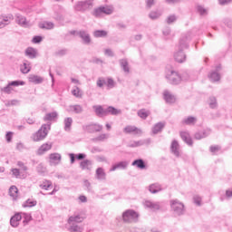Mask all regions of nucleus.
<instances>
[{
	"instance_id": "obj_1",
	"label": "nucleus",
	"mask_w": 232,
	"mask_h": 232,
	"mask_svg": "<svg viewBox=\"0 0 232 232\" xmlns=\"http://www.w3.org/2000/svg\"><path fill=\"white\" fill-rule=\"evenodd\" d=\"M84 218L81 217L80 215L76 216H71L68 218V227L67 231L70 232H82V227L79 226L78 224H81Z\"/></svg>"
},
{
	"instance_id": "obj_2",
	"label": "nucleus",
	"mask_w": 232,
	"mask_h": 232,
	"mask_svg": "<svg viewBox=\"0 0 232 232\" xmlns=\"http://www.w3.org/2000/svg\"><path fill=\"white\" fill-rule=\"evenodd\" d=\"M188 46V37L181 38L179 40V52L174 54L175 61H177V63H184L186 61L184 50H186Z\"/></svg>"
},
{
	"instance_id": "obj_3",
	"label": "nucleus",
	"mask_w": 232,
	"mask_h": 232,
	"mask_svg": "<svg viewBox=\"0 0 232 232\" xmlns=\"http://www.w3.org/2000/svg\"><path fill=\"white\" fill-rule=\"evenodd\" d=\"M52 123L43 124L37 132L33 134L32 139L34 142H40V140H44L45 137H48V132L51 130Z\"/></svg>"
},
{
	"instance_id": "obj_4",
	"label": "nucleus",
	"mask_w": 232,
	"mask_h": 232,
	"mask_svg": "<svg viewBox=\"0 0 232 232\" xmlns=\"http://www.w3.org/2000/svg\"><path fill=\"white\" fill-rule=\"evenodd\" d=\"M122 220L125 224H131L139 220V213L133 209H128L122 213Z\"/></svg>"
},
{
	"instance_id": "obj_5",
	"label": "nucleus",
	"mask_w": 232,
	"mask_h": 232,
	"mask_svg": "<svg viewBox=\"0 0 232 232\" xmlns=\"http://www.w3.org/2000/svg\"><path fill=\"white\" fill-rule=\"evenodd\" d=\"M90 8H93V0L79 1L74 5L76 12H86Z\"/></svg>"
},
{
	"instance_id": "obj_6",
	"label": "nucleus",
	"mask_w": 232,
	"mask_h": 232,
	"mask_svg": "<svg viewBox=\"0 0 232 232\" xmlns=\"http://www.w3.org/2000/svg\"><path fill=\"white\" fill-rule=\"evenodd\" d=\"M166 79L169 84L177 85L182 82V76L175 71H169L166 74Z\"/></svg>"
},
{
	"instance_id": "obj_7",
	"label": "nucleus",
	"mask_w": 232,
	"mask_h": 232,
	"mask_svg": "<svg viewBox=\"0 0 232 232\" xmlns=\"http://www.w3.org/2000/svg\"><path fill=\"white\" fill-rule=\"evenodd\" d=\"M170 207L172 211H174L175 215H178V217L184 215V203L180 202L179 199L170 200Z\"/></svg>"
},
{
	"instance_id": "obj_8",
	"label": "nucleus",
	"mask_w": 232,
	"mask_h": 232,
	"mask_svg": "<svg viewBox=\"0 0 232 232\" xmlns=\"http://www.w3.org/2000/svg\"><path fill=\"white\" fill-rule=\"evenodd\" d=\"M82 130L87 131V133H96L99 131H102V125L98 123H91L89 125H83Z\"/></svg>"
},
{
	"instance_id": "obj_9",
	"label": "nucleus",
	"mask_w": 232,
	"mask_h": 232,
	"mask_svg": "<svg viewBox=\"0 0 232 232\" xmlns=\"http://www.w3.org/2000/svg\"><path fill=\"white\" fill-rule=\"evenodd\" d=\"M102 14H105L106 15H111V14H113V9L106 6H101L94 9L92 15H94V17H101Z\"/></svg>"
},
{
	"instance_id": "obj_10",
	"label": "nucleus",
	"mask_w": 232,
	"mask_h": 232,
	"mask_svg": "<svg viewBox=\"0 0 232 232\" xmlns=\"http://www.w3.org/2000/svg\"><path fill=\"white\" fill-rule=\"evenodd\" d=\"M12 86H24V82H23V81H13V82H10L7 84V86L1 88V92L10 95V93H12V90H14L12 88Z\"/></svg>"
},
{
	"instance_id": "obj_11",
	"label": "nucleus",
	"mask_w": 232,
	"mask_h": 232,
	"mask_svg": "<svg viewBox=\"0 0 232 232\" xmlns=\"http://www.w3.org/2000/svg\"><path fill=\"white\" fill-rule=\"evenodd\" d=\"M15 23H16V24H19V26H22V28H30V26H32V24H30V21H28L21 14H15Z\"/></svg>"
},
{
	"instance_id": "obj_12",
	"label": "nucleus",
	"mask_w": 232,
	"mask_h": 232,
	"mask_svg": "<svg viewBox=\"0 0 232 232\" xmlns=\"http://www.w3.org/2000/svg\"><path fill=\"white\" fill-rule=\"evenodd\" d=\"M77 35L81 37L82 44L90 45L92 44V36L88 34V31L81 30L77 33Z\"/></svg>"
},
{
	"instance_id": "obj_13",
	"label": "nucleus",
	"mask_w": 232,
	"mask_h": 232,
	"mask_svg": "<svg viewBox=\"0 0 232 232\" xmlns=\"http://www.w3.org/2000/svg\"><path fill=\"white\" fill-rule=\"evenodd\" d=\"M220 70H222V66L218 65L216 67V71H212L208 74V78L210 79L211 82H218V81H220V73H218V72H220Z\"/></svg>"
},
{
	"instance_id": "obj_14",
	"label": "nucleus",
	"mask_w": 232,
	"mask_h": 232,
	"mask_svg": "<svg viewBox=\"0 0 232 232\" xmlns=\"http://www.w3.org/2000/svg\"><path fill=\"white\" fill-rule=\"evenodd\" d=\"M92 108L97 117H100L101 119L102 117H107V108L104 109L102 105H94Z\"/></svg>"
},
{
	"instance_id": "obj_15",
	"label": "nucleus",
	"mask_w": 232,
	"mask_h": 232,
	"mask_svg": "<svg viewBox=\"0 0 232 232\" xmlns=\"http://www.w3.org/2000/svg\"><path fill=\"white\" fill-rule=\"evenodd\" d=\"M67 111L69 113H76V115H81V113L84 111V109L79 104L69 105L67 108Z\"/></svg>"
},
{
	"instance_id": "obj_16",
	"label": "nucleus",
	"mask_w": 232,
	"mask_h": 232,
	"mask_svg": "<svg viewBox=\"0 0 232 232\" xmlns=\"http://www.w3.org/2000/svg\"><path fill=\"white\" fill-rule=\"evenodd\" d=\"M145 208L151 209L152 211H159L160 209V202H153L150 200H146L144 202Z\"/></svg>"
},
{
	"instance_id": "obj_17",
	"label": "nucleus",
	"mask_w": 232,
	"mask_h": 232,
	"mask_svg": "<svg viewBox=\"0 0 232 232\" xmlns=\"http://www.w3.org/2000/svg\"><path fill=\"white\" fill-rule=\"evenodd\" d=\"M124 133H133L134 135H140L142 133V130L136 126L128 125L123 129Z\"/></svg>"
},
{
	"instance_id": "obj_18",
	"label": "nucleus",
	"mask_w": 232,
	"mask_h": 232,
	"mask_svg": "<svg viewBox=\"0 0 232 232\" xmlns=\"http://www.w3.org/2000/svg\"><path fill=\"white\" fill-rule=\"evenodd\" d=\"M53 146V144H52V143H44L37 150L36 154L37 155H44L46 153V151H50V150H52Z\"/></svg>"
},
{
	"instance_id": "obj_19",
	"label": "nucleus",
	"mask_w": 232,
	"mask_h": 232,
	"mask_svg": "<svg viewBox=\"0 0 232 232\" xmlns=\"http://www.w3.org/2000/svg\"><path fill=\"white\" fill-rule=\"evenodd\" d=\"M180 137L183 142L187 143L188 146H193V139H191V135L188 131H181Z\"/></svg>"
},
{
	"instance_id": "obj_20",
	"label": "nucleus",
	"mask_w": 232,
	"mask_h": 232,
	"mask_svg": "<svg viewBox=\"0 0 232 232\" xmlns=\"http://www.w3.org/2000/svg\"><path fill=\"white\" fill-rule=\"evenodd\" d=\"M128 168V161H120L115 163L110 169V171H117V169H126Z\"/></svg>"
},
{
	"instance_id": "obj_21",
	"label": "nucleus",
	"mask_w": 232,
	"mask_h": 232,
	"mask_svg": "<svg viewBox=\"0 0 232 232\" xmlns=\"http://www.w3.org/2000/svg\"><path fill=\"white\" fill-rule=\"evenodd\" d=\"M22 218H23V216H21V213H16L14 216H13L10 219V225L12 226V227H17Z\"/></svg>"
},
{
	"instance_id": "obj_22",
	"label": "nucleus",
	"mask_w": 232,
	"mask_h": 232,
	"mask_svg": "<svg viewBox=\"0 0 232 232\" xmlns=\"http://www.w3.org/2000/svg\"><path fill=\"white\" fill-rule=\"evenodd\" d=\"M209 133H211L210 130H199L195 133L194 138L196 139V140H200L202 139H206V137H208Z\"/></svg>"
},
{
	"instance_id": "obj_23",
	"label": "nucleus",
	"mask_w": 232,
	"mask_h": 232,
	"mask_svg": "<svg viewBox=\"0 0 232 232\" xmlns=\"http://www.w3.org/2000/svg\"><path fill=\"white\" fill-rule=\"evenodd\" d=\"M149 191L153 195L160 193V191H162V185L159 183L151 184L149 186Z\"/></svg>"
},
{
	"instance_id": "obj_24",
	"label": "nucleus",
	"mask_w": 232,
	"mask_h": 232,
	"mask_svg": "<svg viewBox=\"0 0 232 232\" xmlns=\"http://www.w3.org/2000/svg\"><path fill=\"white\" fill-rule=\"evenodd\" d=\"M170 150L175 157H180V152L179 151V141L174 140L170 145Z\"/></svg>"
},
{
	"instance_id": "obj_25",
	"label": "nucleus",
	"mask_w": 232,
	"mask_h": 232,
	"mask_svg": "<svg viewBox=\"0 0 232 232\" xmlns=\"http://www.w3.org/2000/svg\"><path fill=\"white\" fill-rule=\"evenodd\" d=\"M163 99L168 102L169 104H173L175 102V96L171 94L169 92L165 91L163 92Z\"/></svg>"
},
{
	"instance_id": "obj_26",
	"label": "nucleus",
	"mask_w": 232,
	"mask_h": 232,
	"mask_svg": "<svg viewBox=\"0 0 232 232\" xmlns=\"http://www.w3.org/2000/svg\"><path fill=\"white\" fill-rule=\"evenodd\" d=\"M164 126H166V123L162 121L156 123L152 128V133H154V135H157V133H160V131L164 130Z\"/></svg>"
},
{
	"instance_id": "obj_27",
	"label": "nucleus",
	"mask_w": 232,
	"mask_h": 232,
	"mask_svg": "<svg viewBox=\"0 0 232 232\" xmlns=\"http://www.w3.org/2000/svg\"><path fill=\"white\" fill-rule=\"evenodd\" d=\"M25 55L26 57H28L29 59H35V57H37V50H35L33 47H28L25 50Z\"/></svg>"
},
{
	"instance_id": "obj_28",
	"label": "nucleus",
	"mask_w": 232,
	"mask_h": 232,
	"mask_svg": "<svg viewBox=\"0 0 232 232\" xmlns=\"http://www.w3.org/2000/svg\"><path fill=\"white\" fill-rule=\"evenodd\" d=\"M131 166H136L139 169H146V162H144V160L142 159L135 160L131 163Z\"/></svg>"
},
{
	"instance_id": "obj_29",
	"label": "nucleus",
	"mask_w": 232,
	"mask_h": 232,
	"mask_svg": "<svg viewBox=\"0 0 232 232\" xmlns=\"http://www.w3.org/2000/svg\"><path fill=\"white\" fill-rule=\"evenodd\" d=\"M150 113L151 112L150 111L146 109H141L138 111L137 115L138 117H140V119H143V121H146V119L150 117Z\"/></svg>"
},
{
	"instance_id": "obj_30",
	"label": "nucleus",
	"mask_w": 232,
	"mask_h": 232,
	"mask_svg": "<svg viewBox=\"0 0 232 232\" xmlns=\"http://www.w3.org/2000/svg\"><path fill=\"white\" fill-rule=\"evenodd\" d=\"M96 179L98 180H106V172H104V169L100 167L96 169Z\"/></svg>"
},
{
	"instance_id": "obj_31",
	"label": "nucleus",
	"mask_w": 232,
	"mask_h": 232,
	"mask_svg": "<svg viewBox=\"0 0 232 232\" xmlns=\"http://www.w3.org/2000/svg\"><path fill=\"white\" fill-rule=\"evenodd\" d=\"M122 113V111L121 109H117L113 106L107 107V116L108 115H121Z\"/></svg>"
},
{
	"instance_id": "obj_32",
	"label": "nucleus",
	"mask_w": 232,
	"mask_h": 232,
	"mask_svg": "<svg viewBox=\"0 0 232 232\" xmlns=\"http://www.w3.org/2000/svg\"><path fill=\"white\" fill-rule=\"evenodd\" d=\"M119 63H120V66L123 70V72L125 73H129L130 72V66H129V63H128V60L121 59L119 61Z\"/></svg>"
},
{
	"instance_id": "obj_33",
	"label": "nucleus",
	"mask_w": 232,
	"mask_h": 232,
	"mask_svg": "<svg viewBox=\"0 0 232 232\" xmlns=\"http://www.w3.org/2000/svg\"><path fill=\"white\" fill-rule=\"evenodd\" d=\"M57 117H59V114L57 113V111L49 112V113L45 114V116L44 117V122H46L48 121H55V119H57Z\"/></svg>"
},
{
	"instance_id": "obj_34",
	"label": "nucleus",
	"mask_w": 232,
	"mask_h": 232,
	"mask_svg": "<svg viewBox=\"0 0 232 232\" xmlns=\"http://www.w3.org/2000/svg\"><path fill=\"white\" fill-rule=\"evenodd\" d=\"M63 124H64V130L70 131V130H72V124H73V119H72V117L65 118L63 121Z\"/></svg>"
},
{
	"instance_id": "obj_35",
	"label": "nucleus",
	"mask_w": 232,
	"mask_h": 232,
	"mask_svg": "<svg viewBox=\"0 0 232 232\" xmlns=\"http://www.w3.org/2000/svg\"><path fill=\"white\" fill-rule=\"evenodd\" d=\"M44 81V79H43V77L38 75H31L29 77V82H34V84H41Z\"/></svg>"
},
{
	"instance_id": "obj_36",
	"label": "nucleus",
	"mask_w": 232,
	"mask_h": 232,
	"mask_svg": "<svg viewBox=\"0 0 232 232\" xmlns=\"http://www.w3.org/2000/svg\"><path fill=\"white\" fill-rule=\"evenodd\" d=\"M50 162L51 164H53V162H61L62 156L59 153H51L49 155Z\"/></svg>"
},
{
	"instance_id": "obj_37",
	"label": "nucleus",
	"mask_w": 232,
	"mask_h": 232,
	"mask_svg": "<svg viewBox=\"0 0 232 232\" xmlns=\"http://www.w3.org/2000/svg\"><path fill=\"white\" fill-rule=\"evenodd\" d=\"M92 162L90 160H83L80 162L81 169H90V166H92Z\"/></svg>"
},
{
	"instance_id": "obj_38",
	"label": "nucleus",
	"mask_w": 232,
	"mask_h": 232,
	"mask_svg": "<svg viewBox=\"0 0 232 232\" xmlns=\"http://www.w3.org/2000/svg\"><path fill=\"white\" fill-rule=\"evenodd\" d=\"M20 70L22 73H28L30 70H32V67H30V63H28V61L24 62V63L21 65Z\"/></svg>"
},
{
	"instance_id": "obj_39",
	"label": "nucleus",
	"mask_w": 232,
	"mask_h": 232,
	"mask_svg": "<svg viewBox=\"0 0 232 232\" xmlns=\"http://www.w3.org/2000/svg\"><path fill=\"white\" fill-rule=\"evenodd\" d=\"M197 118L193 116H188L183 120V124H187V126H191V124H196Z\"/></svg>"
},
{
	"instance_id": "obj_40",
	"label": "nucleus",
	"mask_w": 232,
	"mask_h": 232,
	"mask_svg": "<svg viewBox=\"0 0 232 232\" xmlns=\"http://www.w3.org/2000/svg\"><path fill=\"white\" fill-rule=\"evenodd\" d=\"M108 139H110V134H101L98 137L92 139V141L93 142H102Z\"/></svg>"
},
{
	"instance_id": "obj_41",
	"label": "nucleus",
	"mask_w": 232,
	"mask_h": 232,
	"mask_svg": "<svg viewBox=\"0 0 232 232\" xmlns=\"http://www.w3.org/2000/svg\"><path fill=\"white\" fill-rule=\"evenodd\" d=\"M93 36L96 38L99 37H107L108 36V32L105 30H96L93 32Z\"/></svg>"
},
{
	"instance_id": "obj_42",
	"label": "nucleus",
	"mask_w": 232,
	"mask_h": 232,
	"mask_svg": "<svg viewBox=\"0 0 232 232\" xmlns=\"http://www.w3.org/2000/svg\"><path fill=\"white\" fill-rule=\"evenodd\" d=\"M17 193H19V189H17V187L12 186L9 188V195H10V197H12L14 198V200H15V198H17Z\"/></svg>"
},
{
	"instance_id": "obj_43",
	"label": "nucleus",
	"mask_w": 232,
	"mask_h": 232,
	"mask_svg": "<svg viewBox=\"0 0 232 232\" xmlns=\"http://www.w3.org/2000/svg\"><path fill=\"white\" fill-rule=\"evenodd\" d=\"M54 24L52 22H44L39 24V28L45 29V30H53Z\"/></svg>"
},
{
	"instance_id": "obj_44",
	"label": "nucleus",
	"mask_w": 232,
	"mask_h": 232,
	"mask_svg": "<svg viewBox=\"0 0 232 232\" xmlns=\"http://www.w3.org/2000/svg\"><path fill=\"white\" fill-rule=\"evenodd\" d=\"M37 206V201L36 200H32L28 198L24 204L23 208H35Z\"/></svg>"
},
{
	"instance_id": "obj_45",
	"label": "nucleus",
	"mask_w": 232,
	"mask_h": 232,
	"mask_svg": "<svg viewBox=\"0 0 232 232\" xmlns=\"http://www.w3.org/2000/svg\"><path fill=\"white\" fill-rule=\"evenodd\" d=\"M10 23L9 16H0V28H5Z\"/></svg>"
},
{
	"instance_id": "obj_46",
	"label": "nucleus",
	"mask_w": 232,
	"mask_h": 232,
	"mask_svg": "<svg viewBox=\"0 0 232 232\" xmlns=\"http://www.w3.org/2000/svg\"><path fill=\"white\" fill-rule=\"evenodd\" d=\"M40 188L48 191L52 188V181L44 179L41 184Z\"/></svg>"
},
{
	"instance_id": "obj_47",
	"label": "nucleus",
	"mask_w": 232,
	"mask_h": 232,
	"mask_svg": "<svg viewBox=\"0 0 232 232\" xmlns=\"http://www.w3.org/2000/svg\"><path fill=\"white\" fill-rule=\"evenodd\" d=\"M208 106L212 110H215V108H217L218 103H217V98L215 96L209 97V99H208Z\"/></svg>"
},
{
	"instance_id": "obj_48",
	"label": "nucleus",
	"mask_w": 232,
	"mask_h": 232,
	"mask_svg": "<svg viewBox=\"0 0 232 232\" xmlns=\"http://www.w3.org/2000/svg\"><path fill=\"white\" fill-rule=\"evenodd\" d=\"M107 90H111L115 86V81L112 78H107L106 82Z\"/></svg>"
},
{
	"instance_id": "obj_49",
	"label": "nucleus",
	"mask_w": 232,
	"mask_h": 232,
	"mask_svg": "<svg viewBox=\"0 0 232 232\" xmlns=\"http://www.w3.org/2000/svg\"><path fill=\"white\" fill-rule=\"evenodd\" d=\"M104 84H106V79L104 77L98 78L96 82V85L98 88H104Z\"/></svg>"
},
{
	"instance_id": "obj_50",
	"label": "nucleus",
	"mask_w": 232,
	"mask_h": 232,
	"mask_svg": "<svg viewBox=\"0 0 232 232\" xmlns=\"http://www.w3.org/2000/svg\"><path fill=\"white\" fill-rule=\"evenodd\" d=\"M72 93L74 97L81 98L82 97V94L81 93V89L79 87L74 86L73 90L72 91Z\"/></svg>"
},
{
	"instance_id": "obj_51",
	"label": "nucleus",
	"mask_w": 232,
	"mask_h": 232,
	"mask_svg": "<svg viewBox=\"0 0 232 232\" xmlns=\"http://www.w3.org/2000/svg\"><path fill=\"white\" fill-rule=\"evenodd\" d=\"M197 10L199 15H208V9L204 8V6L198 5Z\"/></svg>"
},
{
	"instance_id": "obj_52",
	"label": "nucleus",
	"mask_w": 232,
	"mask_h": 232,
	"mask_svg": "<svg viewBox=\"0 0 232 232\" xmlns=\"http://www.w3.org/2000/svg\"><path fill=\"white\" fill-rule=\"evenodd\" d=\"M149 17H150V19H152V20L159 19V17H160V13H159L157 11H151L149 14Z\"/></svg>"
},
{
	"instance_id": "obj_53",
	"label": "nucleus",
	"mask_w": 232,
	"mask_h": 232,
	"mask_svg": "<svg viewBox=\"0 0 232 232\" xmlns=\"http://www.w3.org/2000/svg\"><path fill=\"white\" fill-rule=\"evenodd\" d=\"M193 202L196 204V206H202V198L198 195H195L193 197Z\"/></svg>"
},
{
	"instance_id": "obj_54",
	"label": "nucleus",
	"mask_w": 232,
	"mask_h": 232,
	"mask_svg": "<svg viewBox=\"0 0 232 232\" xmlns=\"http://www.w3.org/2000/svg\"><path fill=\"white\" fill-rule=\"evenodd\" d=\"M36 171H37V173H39L40 175H43V173H44V171H46V169H44V166L43 165V163H40V164L36 167Z\"/></svg>"
},
{
	"instance_id": "obj_55",
	"label": "nucleus",
	"mask_w": 232,
	"mask_h": 232,
	"mask_svg": "<svg viewBox=\"0 0 232 232\" xmlns=\"http://www.w3.org/2000/svg\"><path fill=\"white\" fill-rule=\"evenodd\" d=\"M23 218H24V224H28V222H30V220H32V216L30 214L24 213Z\"/></svg>"
},
{
	"instance_id": "obj_56",
	"label": "nucleus",
	"mask_w": 232,
	"mask_h": 232,
	"mask_svg": "<svg viewBox=\"0 0 232 232\" xmlns=\"http://www.w3.org/2000/svg\"><path fill=\"white\" fill-rule=\"evenodd\" d=\"M175 21H177V16H175V14L169 15L167 18V24H171V23H175Z\"/></svg>"
},
{
	"instance_id": "obj_57",
	"label": "nucleus",
	"mask_w": 232,
	"mask_h": 232,
	"mask_svg": "<svg viewBox=\"0 0 232 232\" xmlns=\"http://www.w3.org/2000/svg\"><path fill=\"white\" fill-rule=\"evenodd\" d=\"M43 42V36L36 35L33 38V43L34 44H39V43Z\"/></svg>"
},
{
	"instance_id": "obj_58",
	"label": "nucleus",
	"mask_w": 232,
	"mask_h": 232,
	"mask_svg": "<svg viewBox=\"0 0 232 232\" xmlns=\"http://www.w3.org/2000/svg\"><path fill=\"white\" fill-rule=\"evenodd\" d=\"M68 53V49H61L56 52V55H59L60 57H63V55H66Z\"/></svg>"
},
{
	"instance_id": "obj_59",
	"label": "nucleus",
	"mask_w": 232,
	"mask_h": 232,
	"mask_svg": "<svg viewBox=\"0 0 232 232\" xmlns=\"http://www.w3.org/2000/svg\"><path fill=\"white\" fill-rule=\"evenodd\" d=\"M76 160H85L86 159V154L84 153H78L75 155Z\"/></svg>"
},
{
	"instance_id": "obj_60",
	"label": "nucleus",
	"mask_w": 232,
	"mask_h": 232,
	"mask_svg": "<svg viewBox=\"0 0 232 232\" xmlns=\"http://www.w3.org/2000/svg\"><path fill=\"white\" fill-rule=\"evenodd\" d=\"M83 186H84V188H86V189L88 191H92V183H90V181H88V179L84 180Z\"/></svg>"
},
{
	"instance_id": "obj_61",
	"label": "nucleus",
	"mask_w": 232,
	"mask_h": 232,
	"mask_svg": "<svg viewBox=\"0 0 232 232\" xmlns=\"http://www.w3.org/2000/svg\"><path fill=\"white\" fill-rule=\"evenodd\" d=\"M14 135V132L9 131L5 134V139L7 142H12V137Z\"/></svg>"
},
{
	"instance_id": "obj_62",
	"label": "nucleus",
	"mask_w": 232,
	"mask_h": 232,
	"mask_svg": "<svg viewBox=\"0 0 232 232\" xmlns=\"http://www.w3.org/2000/svg\"><path fill=\"white\" fill-rule=\"evenodd\" d=\"M155 5V0H146V7L148 9L151 8Z\"/></svg>"
},
{
	"instance_id": "obj_63",
	"label": "nucleus",
	"mask_w": 232,
	"mask_h": 232,
	"mask_svg": "<svg viewBox=\"0 0 232 232\" xmlns=\"http://www.w3.org/2000/svg\"><path fill=\"white\" fill-rule=\"evenodd\" d=\"M12 173L16 179H18V177L21 175L19 169H13Z\"/></svg>"
},
{
	"instance_id": "obj_64",
	"label": "nucleus",
	"mask_w": 232,
	"mask_h": 232,
	"mask_svg": "<svg viewBox=\"0 0 232 232\" xmlns=\"http://www.w3.org/2000/svg\"><path fill=\"white\" fill-rule=\"evenodd\" d=\"M219 150H220L219 146H211L210 147L211 153H217V151H219Z\"/></svg>"
}]
</instances>
